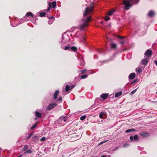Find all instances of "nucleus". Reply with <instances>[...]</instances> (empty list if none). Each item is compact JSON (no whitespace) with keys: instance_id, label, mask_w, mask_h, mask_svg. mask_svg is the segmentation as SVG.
I'll return each instance as SVG.
<instances>
[{"instance_id":"nucleus-1","label":"nucleus","mask_w":157,"mask_h":157,"mask_svg":"<svg viewBox=\"0 0 157 157\" xmlns=\"http://www.w3.org/2000/svg\"><path fill=\"white\" fill-rule=\"evenodd\" d=\"M93 9V6H90L86 8L85 12L83 14V18L81 21V24L79 25V28L81 30H82L84 29L88 26L89 23L90 21L91 17L89 16L86 17L87 14L92 12Z\"/></svg>"},{"instance_id":"nucleus-2","label":"nucleus","mask_w":157,"mask_h":157,"mask_svg":"<svg viewBox=\"0 0 157 157\" xmlns=\"http://www.w3.org/2000/svg\"><path fill=\"white\" fill-rule=\"evenodd\" d=\"M152 51L151 49H147L144 54V56H146L148 58H150L152 56Z\"/></svg>"},{"instance_id":"nucleus-3","label":"nucleus","mask_w":157,"mask_h":157,"mask_svg":"<svg viewBox=\"0 0 157 157\" xmlns=\"http://www.w3.org/2000/svg\"><path fill=\"white\" fill-rule=\"evenodd\" d=\"M123 4L125 5L124 9L126 10L128 9L129 7L131 6L129 2L128 1L124 0L123 2Z\"/></svg>"},{"instance_id":"nucleus-4","label":"nucleus","mask_w":157,"mask_h":157,"mask_svg":"<svg viewBox=\"0 0 157 157\" xmlns=\"http://www.w3.org/2000/svg\"><path fill=\"white\" fill-rule=\"evenodd\" d=\"M69 137L74 138V140L75 141L77 140L79 138V136L75 132L73 134L71 133H70L69 134Z\"/></svg>"},{"instance_id":"nucleus-5","label":"nucleus","mask_w":157,"mask_h":157,"mask_svg":"<svg viewBox=\"0 0 157 157\" xmlns=\"http://www.w3.org/2000/svg\"><path fill=\"white\" fill-rule=\"evenodd\" d=\"M57 105V104L56 103L50 104L47 108V109L48 110H50L54 108Z\"/></svg>"},{"instance_id":"nucleus-6","label":"nucleus","mask_w":157,"mask_h":157,"mask_svg":"<svg viewBox=\"0 0 157 157\" xmlns=\"http://www.w3.org/2000/svg\"><path fill=\"white\" fill-rule=\"evenodd\" d=\"M130 139L131 141H136L139 140L138 136L137 135H135L134 136H131Z\"/></svg>"},{"instance_id":"nucleus-7","label":"nucleus","mask_w":157,"mask_h":157,"mask_svg":"<svg viewBox=\"0 0 157 157\" xmlns=\"http://www.w3.org/2000/svg\"><path fill=\"white\" fill-rule=\"evenodd\" d=\"M109 95V94H102L100 96V97L103 100H104L108 98Z\"/></svg>"},{"instance_id":"nucleus-8","label":"nucleus","mask_w":157,"mask_h":157,"mask_svg":"<svg viewBox=\"0 0 157 157\" xmlns=\"http://www.w3.org/2000/svg\"><path fill=\"white\" fill-rule=\"evenodd\" d=\"M149 60L147 58H145L141 60V63L144 65H146L148 62Z\"/></svg>"},{"instance_id":"nucleus-9","label":"nucleus","mask_w":157,"mask_h":157,"mask_svg":"<svg viewBox=\"0 0 157 157\" xmlns=\"http://www.w3.org/2000/svg\"><path fill=\"white\" fill-rule=\"evenodd\" d=\"M69 91V85H67L66 86V88L65 90H64L63 91V95H65L67 93H66V92H68Z\"/></svg>"},{"instance_id":"nucleus-10","label":"nucleus","mask_w":157,"mask_h":157,"mask_svg":"<svg viewBox=\"0 0 157 157\" xmlns=\"http://www.w3.org/2000/svg\"><path fill=\"white\" fill-rule=\"evenodd\" d=\"M69 48L71 50L74 52H77L78 48L75 46H73L71 47H69Z\"/></svg>"},{"instance_id":"nucleus-11","label":"nucleus","mask_w":157,"mask_h":157,"mask_svg":"<svg viewBox=\"0 0 157 157\" xmlns=\"http://www.w3.org/2000/svg\"><path fill=\"white\" fill-rule=\"evenodd\" d=\"M136 74L134 73H131L129 76V78L133 79L135 77Z\"/></svg>"},{"instance_id":"nucleus-12","label":"nucleus","mask_w":157,"mask_h":157,"mask_svg":"<svg viewBox=\"0 0 157 157\" xmlns=\"http://www.w3.org/2000/svg\"><path fill=\"white\" fill-rule=\"evenodd\" d=\"M106 114L105 113L101 112L100 113L99 117L100 118L102 119L103 118L104 116H105Z\"/></svg>"},{"instance_id":"nucleus-13","label":"nucleus","mask_w":157,"mask_h":157,"mask_svg":"<svg viewBox=\"0 0 157 157\" xmlns=\"http://www.w3.org/2000/svg\"><path fill=\"white\" fill-rule=\"evenodd\" d=\"M59 93V91L58 90H56L54 94L53 98L55 99H56L57 98L58 94Z\"/></svg>"},{"instance_id":"nucleus-14","label":"nucleus","mask_w":157,"mask_h":157,"mask_svg":"<svg viewBox=\"0 0 157 157\" xmlns=\"http://www.w3.org/2000/svg\"><path fill=\"white\" fill-rule=\"evenodd\" d=\"M140 135L143 137L147 136H148V134L146 132H143L140 133Z\"/></svg>"},{"instance_id":"nucleus-15","label":"nucleus","mask_w":157,"mask_h":157,"mask_svg":"<svg viewBox=\"0 0 157 157\" xmlns=\"http://www.w3.org/2000/svg\"><path fill=\"white\" fill-rule=\"evenodd\" d=\"M38 137L37 136H33L32 138V141L35 142L36 143L38 140Z\"/></svg>"},{"instance_id":"nucleus-16","label":"nucleus","mask_w":157,"mask_h":157,"mask_svg":"<svg viewBox=\"0 0 157 157\" xmlns=\"http://www.w3.org/2000/svg\"><path fill=\"white\" fill-rule=\"evenodd\" d=\"M80 65L81 66H83L85 65V63L82 58L80 59Z\"/></svg>"},{"instance_id":"nucleus-17","label":"nucleus","mask_w":157,"mask_h":157,"mask_svg":"<svg viewBox=\"0 0 157 157\" xmlns=\"http://www.w3.org/2000/svg\"><path fill=\"white\" fill-rule=\"evenodd\" d=\"M115 11V10L114 9H112L108 11L107 13V15L109 16H111Z\"/></svg>"},{"instance_id":"nucleus-18","label":"nucleus","mask_w":157,"mask_h":157,"mask_svg":"<svg viewBox=\"0 0 157 157\" xmlns=\"http://www.w3.org/2000/svg\"><path fill=\"white\" fill-rule=\"evenodd\" d=\"M66 117L63 116L60 117L59 118L58 121H61L62 122L63 121H64L65 122L66 121Z\"/></svg>"},{"instance_id":"nucleus-19","label":"nucleus","mask_w":157,"mask_h":157,"mask_svg":"<svg viewBox=\"0 0 157 157\" xmlns=\"http://www.w3.org/2000/svg\"><path fill=\"white\" fill-rule=\"evenodd\" d=\"M154 14V12L152 11H150L148 13V16L150 17H152L153 16Z\"/></svg>"},{"instance_id":"nucleus-20","label":"nucleus","mask_w":157,"mask_h":157,"mask_svg":"<svg viewBox=\"0 0 157 157\" xmlns=\"http://www.w3.org/2000/svg\"><path fill=\"white\" fill-rule=\"evenodd\" d=\"M122 92L121 91L116 93L115 95V97H118L121 96L122 94Z\"/></svg>"},{"instance_id":"nucleus-21","label":"nucleus","mask_w":157,"mask_h":157,"mask_svg":"<svg viewBox=\"0 0 157 157\" xmlns=\"http://www.w3.org/2000/svg\"><path fill=\"white\" fill-rule=\"evenodd\" d=\"M29 147V146L28 145H27V144L25 145L22 148V150L23 151H25L26 150L28 149Z\"/></svg>"},{"instance_id":"nucleus-22","label":"nucleus","mask_w":157,"mask_h":157,"mask_svg":"<svg viewBox=\"0 0 157 157\" xmlns=\"http://www.w3.org/2000/svg\"><path fill=\"white\" fill-rule=\"evenodd\" d=\"M52 7L53 8H55L56 6V3L55 1H53L51 3Z\"/></svg>"},{"instance_id":"nucleus-23","label":"nucleus","mask_w":157,"mask_h":157,"mask_svg":"<svg viewBox=\"0 0 157 157\" xmlns=\"http://www.w3.org/2000/svg\"><path fill=\"white\" fill-rule=\"evenodd\" d=\"M35 114L36 116L38 118H40L41 117V113L39 112L38 111H36L35 112Z\"/></svg>"},{"instance_id":"nucleus-24","label":"nucleus","mask_w":157,"mask_h":157,"mask_svg":"<svg viewBox=\"0 0 157 157\" xmlns=\"http://www.w3.org/2000/svg\"><path fill=\"white\" fill-rule=\"evenodd\" d=\"M136 130L133 128L128 129L125 131V132L129 133L131 132L136 131Z\"/></svg>"},{"instance_id":"nucleus-25","label":"nucleus","mask_w":157,"mask_h":157,"mask_svg":"<svg viewBox=\"0 0 157 157\" xmlns=\"http://www.w3.org/2000/svg\"><path fill=\"white\" fill-rule=\"evenodd\" d=\"M26 15L28 17H29L30 16L32 17H33V14L31 12H28L27 13H26Z\"/></svg>"},{"instance_id":"nucleus-26","label":"nucleus","mask_w":157,"mask_h":157,"mask_svg":"<svg viewBox=\"0 0 157 157\" xmlns=\"http://www.w3.org/2000/svg\"><path fill=\"white\" fill-rule=\"evenodd\" d=\"M110 46L111 48H112L114 49H116L117 48V45L113 43L111 44H110Z\"/></svg>"},{"instance_id":"nucleus-27","label":"nucleus","mask_w":157,"mask_h":157,"mask_svg":"<svg viewBox=\"0 0 157 157\" xmlns=\"http://www.w3.org/2000/svg\"><path fill=\"white\" fill-rule=\"evenodd\" d=\"M88 76V75H81L80 77L82 79H85L87 78Z\"/></svg>"},{"instance_id":"nucleus-28","label":"nucleus","mask_w":157,"mask_h":157,"mask_svg":"<svg viewBox=\"0 0 157 157\" xmlns=\"http://www.w3.org/2000/svg\"><path fill=\"white\" fill-rule=\"evenodd\" d=\"M46 14L45 12H41L40 13V16L41 17H44Z\"/></svg>"},{"instance_id":"nucleus-29","label":"nucleus","mask_w":157,"mask_h":157,"mask_svg":"<svg viewBox=\"0 0 157 157\" xmlns=\"http://www.w3.org/2000/svg\"><path fill=\"white\" fill-rule=\"evenodd\" d=\"M38 123V122H36L35 124L33 126L31 127L30 128V129L32 130L34 128H35L36 126Z\"/></svg>"},{"instance_id":"nucleus-30","label":"nucleus","mask_w":157,"mask_h":157,"mask_svg":"<svg viewBox=\"0 0 157 157\" xmlns=\"http://www.w3.org/2000/svg\"><path fill=\"white\" fill-rule=\"evenodd\" d=\"M32 152V151L30 149L29 150L27 151H26L24 152V154H26V153H29V154H31Z\"/></svg>"},{"instance_id":"nucleus-31","label":"nucleus","mask_w":157,"mask_h":157,"mask_svg":"<svg viewBox=\"0 0 157 157\" xmlns=\"http://www.w3.org/2000/svg\"><path fill=\"white\" fill-rule=\"evenodd\" d=\"M75 84L73 85L71 84V86H69V90H72L75 87Z\"/></svg>"},{"instance_id":"nucleus-32","label":"nucleus","mask_w":157,"mask_h":157,"mask_svg":"<svg viewBox=\"0 0 157 157\" xmlns=\"http://www.w3.org/2000/svg\"><path fill=\"white\" fill-rule=\"evenodd\" d=\"M86 115L82 116L80 117V119L82 121L83 120L86 118Z\"/></svg>"},{"instance_id":"nucleus-33","label":"nucleus","mask_w":157,"mask_h":157,"mask_svg":"<svg viewBox=\"0 0 157 157\" xmlns=\"http://www.w3.org/2000/svg\"><path fill=\"white\" fill-rule=\"evenodd\" d=\"M104 19L106 21H108L110 19V18L108 16H105L104 17Z\"/></svg>"},{"instance_id":"nucleus-34","label":"nucleus","mask_w":157,"mask_h":157,"mask_svg":"<svg viewBox=\"0 0 157 157\" xmlns=\"http://www.w3.org/2000/svg\"><path fill=\"white\" fill-rule=\"evenodd\" d=\"M51 2H49V7H48V8L47 9V11H49L50 10V8H51Z\"/></svg>"},{"instance_id":"nucleus-35","label":"nucleus","mask_w":157,"mask_h":157,"mask_svg":"<svg viewBox=\"0 0 157 157\" xmlns=\"http://www.w3.org/2000/svg\"><path fill=\"white\" fill-rule=\"evenodd\" d=\"M86 69H85L81 71V72L82 74H84L86 72Z\"/></svg>"},{"instance_id":"nucleus-36","label":"nucleus","mask_w":157,"mask_h":157,"mask_svg":"<svg viewBox=\"0 0 157 157\" xmlns=\"http://www.w3.org/2000/svg\"><path fill=\"white\" fill-rule=\"evenodd\" d=\"M33 134V133H31L27 137V140H29L30 137L32 136V135Z\"/></svg>"},{"instance_id":"nucleus-37","label":"nucleus","mask_w":157,"mask_h":157,"mask_svg":"<svg viewBox=\"0 0 157 157\" xmlns=\"http://www.w3.org/2000/svg\"><path fill=\"white\" fill-rule=\"evenodd\" d=\"M136 70L139 73H140L142 72L141 69L140 68H136Z\"/></svg>"},{"instance_id":"nucleus-38","label":"nucleus","mask_w":157,"mask_h":157,"mask_svg":"<svg viewBox=\"0 0 157 157\" xmlns=\"http://www.w3.org/2000/svg\"><path fill=\"white\" fill-rule=\"evenodd\" d=\"M137 90V89H136L132 91L131 93H130L131 94H133Z\"/></svg>"},{"instance_id":"nucleus-39","label":"nucleus","mask_w":157,"mask_h":157,"mask_svg":"<svg viewBox=\"0 0 157 157\" xmlns=\"http://www.w3.org/2000/svg\"><path fill=\"white\" fill-rule=\"evenodd\" d=\"M129 144H125L123 145V147H128Z\"/></svg>"},{"instance_id":"nucleus-40","label":"nucleus","mask_w":157,"mask_h":157,"mask_svg":"<svg viewBox=\"0 0 157 157\" xmlns=\"http://www.w3.org/2000/svg\"><path fill=\"white\" fill-rule=\"evenodd\" d=\"M45 139H46V138L45 137H43L41 138L40 141L41 142L44 141L45 140Z\"/></svg>"},{"instance_id":"nucleus-41","label":"nucleus","mask_w":157,"mask_h":157,"mask_svg":"<svg viewBox=\"0 0 157 157\" xmlns=\"http://www.w3.org/2000/svg\"><path fill=\"white\" fill-rule=\"evenodd\" d=\"M117 37L118 38H120V39H123V38H124L125 37H124V36H117Z\"/></svg>"},{"instance_id":"nucleus-42","label":"nucleus","mask_w":157,"mask_h":157,"mask_svg":"<svg viewBox=\"0 0 157 157\" xmlns=\"http://www.w3.org/2000/svg\"><path fill=\"white\" fill-rule=\"evenodd\" d=\"M137 81V79H135L133 80V81H132L131 83L132 84H133L134 83H135Z\"/></svg>"},{"instance_id":"nucleus-43","label":"nucleus","mask_w":157,"mask_h":157,"mask_svg":"<svg viewBox=\"0 0 157 157\" xmlns=\"http://www.w3.org/2000/svg\"><path fill=\"white\" fill-rule=\"evenodd\" d=\"M65 50H67L69 49V46H67L65 47L64 48Z\"/></svg>"},{"instance_id":"nucleus-44","label":"nucleus","mask_w":157,"mask_h":157,"mask_svg":"<svg viewBox=\"0 0 157 157\" xmlns=\"http://www.w3.org/2000/svg\"><path fill=\"white\" fill-rule=\"evenodd\" d=\"M62 100V98L61 97H59V98L58 99V101H61Z\"/></svg>"},{"instance_id":"nucleus-45","label":"nucleus","mask_w":157,"mask_h":157,"mask_svg":"<svg viewBox=\"0 0 157 157\" xmlns=\"http://www.w3.org/2000/svg\"><path fill=\"white\" fill-rule=\"evenodd\" d=\"M52 21H50V20L48 22V24H50V25L52 23Z\"/></svg>"},{"instance_id":"nucleus-46","label":"nucleus","mask_w":157,"mask_h":157,"mask_svg":"<svg viewBox=\"0 0 157 157\" xmlns=\"http://www.w3.org/2000/svg\"><path fill=\"white\" fill-rule=\"evenodd\" d=\"M48 18L49 19H53L54 18V17L53 16H51L50 17H48Z\"/></svg>"},{"instance_id":"nucleus-47","label":"nucleus","mask_w":157,"mask_h":157,"mask_svg":"<svg viewBox=\"0 0 157 157\" xmlns=\"http://www.w3.org/2000/svg\"><path fill=\"white\" fill-rule=\"evenodd\" d=\"M118 147H115L113 150L115 151H116V150H117L118 149Z\"/></svg>"},{"instance_id":"nucleus-48","label":"nucleus","mask_w":157,"mask_h":157,"mask_svg":"<svg viewBox=\"0 0 157 157\" xmlns=\"http://www.w3.org/2000/svg\"><path fill=\"white\" fill-rule=\"evenodd\" d=\"M124 41H121L120 42V44H123L124 43Z\"/></svg>"},{"instance_id":"nucleus-49","label":"nucleus","mask_w":157,"mask_h":157,"mask_svg":"<svg viewBox=\"0 0 157 157\" xmlns=\"http://www.w3.org/2000/svg\"><path fill=\"white\" fill-rule=\"evenodd\" d=\"M154 62L155 63V64L157 66V61L155 60Z\"/></svg>"},{"instance_id":"nucleus-50","label":"nucleus","mask_w":157,"mask_h":157,"mask_svg":"<svg viewBox=\"0 0 157 157\" xmlns=\"http://www.w3.org/2000/svg\"><path fill=\"white\" fill-rule=\"evenodd\" d=\"M100 23L102 25H103V21H101L100 22Z\"/></svg>"},{"instance_id":"nucleus-51","label":"nucleus","mask_w":157,"mask_h":157,"mask_svg":"<svg viewBox=\"0 0 157 157\" xmlns=\"http://www.w3.org/2000/svg\"><path fill=\"white\" fill-rule=\"evenodd\" d=\"M101 142L99 144V145H100V144H101L103 143L104 142Z\"/></svg>"},{"instance_id":"nucleus-52","label":"nucleus","mask_w":157,"mask_h":157,"mask_svg":"<svg viewBox=\"0 0 157 157\" xmlns=\"http://www.w3.org/2000/svg\"><path fill=\"white\" fill-rule=\"evenodd\" d=\"M101 157H106V156L105 155H102L101 156Z\"/></svg>"},{"instance_id":"nucleus-53","label":"nucleus","mask_w":157,"mask_h":157,"mask_svg":"<svg viewBox=\"0 0 157 157\" xmlns=\"http://www.w3.org/2000/svg\"><path fill=\"white\" fill-rule=\"evenodd\" d=\"M106 37L107 38V39H108V40H109V39L108 38V37Z\"/></svg>"},{"instance_id":"nucleus-54","label":"nucleus","mask_w":157,"mask_h":157,"mask_svg":"<svg viewBox=\"0 0 157 157\" xmlns=\"http://www.w3.org/2000/svg\"><path fill=\"white\" fill-rule=\"evenodd\" d=\"M35 120H36V119H37V118H35V119H34Z\"/></svg>"},{"instance_id":"nucleus-55","label":"nucleus","mask_w":157,"mask_h":157,"mask_svg":"<svg viewBox=\"0 0 157 157\" xmlns=\"http://www.w3.org/2000/svg\"><path fill=\"white\" fill-rule=\"evenodd\" d=\"M156 94H157V92H156Z\"/></svg>"}]
</instances>
